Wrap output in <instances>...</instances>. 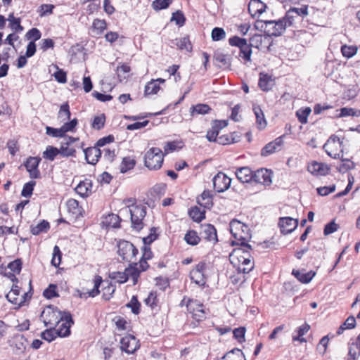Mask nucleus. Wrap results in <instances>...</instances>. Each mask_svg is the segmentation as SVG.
Instances as JSON below:
<instances>
[{
  "label": "nucleus",
  "instance_id": "nucleus-1",
  "mask_svg": "<svg viewBox=\"0 0 360 360\" xmlns=\"http://www.w3.org/2000/svg\"><path fill=\"white\" fill-rule=\"evenodd\" d=\"M229 44L233 46H237L240 49L239 57L245 63L251 61L252 47L259 48L262 45V37L261 34H255L250 39V44L247 40L237 36L231 37L229 39Z\"/></svg>",
  "mask_w": 360,
  "mask_h": 360
},
{
  "label": "nucleus",
  "instance_id": "nucleus-2",
  "mask_svg": "<svg viewBox=\"0 0 360 360\" xmlns=\"http://www.w3.org/2000/svg\"><path fill=\"white\" fill-rule=\"evenodd\" d=\"M229 227L231 233L235 239V240L232 242L233 244L250 249V245L248 244V242L251 238L249 227L237 219H233L230 222Z\"/></svg>",
  "mask_w": 360,
  "mask_h": 360
},
{
  "label": "nucleus",
  "instance_id": "nucleus-3",
  "mask_svg": "<svg viewBox=\"0 0 360 360\" xmlns=\"http://www.w3.org/2000/svg\"><path fill=\"white\" fill-rule=\"evenodd\" d=\"M164 154L159 148L153 147L145 154L144 164L150 170H158L162 167Z\"/></svg>",
  "mask_w": 360,
  "mask_h": 360
},
{
  "label": "nucleus",
  "instance_id": "nucleus-4",
  "mask_svg": "<svg viewBox=\"0 0 360 360\" xmlns=\"http://www.w3.org/2000/svg\"><path fill=\"white\" fill-rule=\"evenodd\" d=\"M292 24L291 20H288L286 16L278 20L264 21V29L270 36L278 37L282 34L288 26Z\"/></svg>",
  "mask_w": 360,
  "mask_h": 360
},
{
  "label": "nucleus",
  "instance_id": "nucleus-5",
  "mask_svg": "<svg viewBox=\"0 0 360 360\" xmlns=\"http://www.w3.org/2000/svg\"><path fill=\"white\" fill-rule=\"evenodd\" d=\"M131 215V227L133 229L139 231L143 227V219L146 214V207L142 205H131L128 206Z\"/></svg>",
  "mask_w": 360,
  "mask_h": 360
},
{
  "label": "nucleus",
  "instance_id": "nucleus-6",
  "mask_svg": "<svg viewBox=\"0 0 360 360\" xmlns=\"http://www.w3.org/2000/svg\"><path fill=\"white\" fill-rule=\"evenodd\" d=\"M118 255L122 258L124 261L129 262L131 264L137 265L136 255L138 250L130 242L127 240L120 241L118 245Z\"/></svg>",
  "mask_w": 360,
  "mask_h": 360
},
{
  "label": "nucleus",
  "instance_id": "nucleus-7",
  "mask_svg": "<svg viewBox=\"0 0 360 360\" xmlns=\"http://www.w3.org/2000/svg\"><path fill=\"white\" fill-rule=\"evenodd\" d=\"M186 305L187 310L192 314L193 319L200 321L205 318V311L202 304L196 300H191L184 297L180 303V306Z\"/></svg>",
  "mask_w": 360,
  "mask_h": 360
},
{
  "label": "nucleus",
  "instance_id": "nucleus-8",
  "mask_svg": "<svg viewBox=\"0 0 360 360\" xmlns=\"http://www.w3.org/2000/svg\"><path fill=\"white\" fill-rule=\"evenodd\" d=\"M323 149L330 157L340 158L343 154L342 141L338 136L332 135L324 144Z\"/></svg>",
  "mask_w": 360,
  "mask_h": 360
},
{
  "label": "nucleus",
  "instance_id": "nucleus-9",
  "mask_svg": "<svg viewBox=\"0 0 360 360\" xmlns=\"http://www.w3.org/2000/svg\"><path fill=\"white\" fill-rule=\"evenodd\" d=\"M63 311H59L53 307H46L41 313V318L46 326L52 328L55 324L60 323L63 319Z\"/></svg>",
  "mask_w": 360,
  "mask_h": 360
},
{
  "label": "nucleus",
  "instance_id": "nucleus-10",
  "mask_svg": "<svg viewBox=\"0 0 360 360\" xmlns=\"http://www.w3.org/2000/svg\"><path fill=\"white\" fill-rule=\"evenodd\" d=\"M73 320L70 312L63 311V319L60 323L55 324L56 333L59 337H67L70 334V327L73 324Z\"/></svg>",
  "mask_w": 360,
  "mask_h": 360
},
{
  "label": "nucleus",
  "instance_id": "nucleus-11",
  "mask_svg": "<svg viewBox=\"0 0 360 360\" xmlns=\"http://www.w3.org/2000/svg\"><path fill=\"white\" fill-rule=\"evenodd\" d=\"M227 126L225 120H215L212 126L211 129L207 132L206 137L210 141H216L220 144H225L228 142L222 141L223 136L217 137L219 130Z\"/></svg>",
  "mask_w": 360,
  "mask_h": 360
},
{
  "label": "nucleus",
  "instance_id": "nucleus-12",
  "mask_svg": "<svg viewBox=\"0 0 360 360\" xmlns=\"http://www.w3.org/2000/svg\"><path fill=\"white\" fill-rule=\"evenodd\" d=\"M120 348L127 354H134L140 347L139 341L131 335H127L120 340Z\"/></svg>",
  "mask_w": 360,
  "mask_h": 360
},
{
  "label": "nucleus",
  "instance_id": "nucleus-13",
  "mask_svg": "<svg viewBox=\"0 0 360 360\" xmlns=\"http://www.w3.org/2000/svg\"><path fill=\"white\" fill-rule=\"evenodd\" d=\"M130 276L133 279V283L136 284L139 278V272L136 269H127L124 272H112L110 275L112 279L116 280L120 283H125Z\"/></svg>",
  "mask_w": 360,
  "mask_h": 360
},
{
  "label": "nucleus",
  "instance_id": "nucleus-14",
  "mask_svg": "<svg viewBox=\"0 0 360 360\" xmlns=\"http://www.w3.org/2000/svg\"><path fill=\"white\" fill-rule=\"evenodd\" d=\"M212 181L214 188L218 193L227 190L231 182V179L223 172H218Z\"/></svg>",
  "mask_w": 360,
  "mask_h": 360
},
{
  "label": "nucleus",
  "instance_id": "nucleus-15",
  "mask_svg": "<svg viewBox=\"0 0 360 360\" xmlns=\"http://www.w3.org/2000/svg\"><path fill=\"white\" fill-rule=\"evenodd\" d=\"M41 162V158L39 157H29L25 161L24 165L29 172L31 179L40 178V172L38 169L39 165Z\"/></svg>",
  "mask_w": 360,
  "mask_h": 360
},
{
  "label": "nucleus",
  "instance_id": "nucleus-16",
  "mask_svg": "<svg viewBox=\"0 0 360 360\" xmlns=\"http://www.w3.org/2000/svg\"><path fill=\"white\" fill-rule=\"evenodd\" d=\"M200 238L215 244L217 241V230L214 226L210 224L200 225Z\"/></svg>",
  "mask_w": 360,
  "mask_h": 360
},
{
  "label": "nucleus",
  "instance_id": "nucleus-17",
  "mask_svg": "<svg viewBox=\"0 0 360 360\" xmlns=\"http://www.w3.org/2000/svg\"><path fill=\"white\" fill-rule=\"evenodd\" d=\"M205 267V263L200 262L190 272L191 279L198 285H204L205 284V277L204 276Z\"/></svg>",
  "mask_w": 360,
  "mask_h": 360
},
{
  "label": "nucleus",
  "instance_id": "nucleus-18",
  "mask_svg": "<svg viewBox=\"0 0 360 360\" xmlns=\"http://www.w3.org/2000/svg\"><path fill=\"white\" fill-rule=\"evenodd\" d=\"M253 181L264 186H269L272 182V173L266 169H260L253 174Z\"/></svg>",
  "mask_w": 360,
  "mask_h": 360
},
{
  "label": "nucleus",
  "instance_id": "nucleus-19",
  "mask_svg": "<svg viewBox=\"0 0 360 360\" xmlns=\"http://www.w3.org/2000/svg\"><path fill=\"white\" fill-rule=\"evenodd\" d=\"M283 137L281 136L273 141L267 143L262 150L261 155L262 156L269 155L275 152L280 151L283 145Z\"/></svg>",
  "mask_w": 360,
  "mask_h": 360
},
{
  "label": "nucleus",
  "instance_id": "nucleus-20",
  "mask_svg": "<svg viewBox=\"0 0 360 360\" xmlns=\"http://www.w3.org/2000/svg\"><path fill=\"white\" fill-rule=\"evenodd\" d=\"M328 165L323 162L312 161L307 167V170L315 176H326L330 172Z\"/></svg>",
  "mask_w": 360,
  "mask_h": 360
},
{
  "label": "nucleus",
  "instance_id": "nucleus-21",
  "mask_svg": "<svg viewBox=\"0 0 360 360\" xmlns=\"http://www.w3.org/2000/svg\"><path fill=\"white\" fill-rule=\"evenodd\" d=\"M298 225V220L290 217H281L279 220L281 231L284 234L292 232Z\"/></svg>",
  "mask_w": 360,
  "mask_h": 360
},
{
  "label": "nucleus",
  "instance_id": "nucleus-22",
  "mask_svg": "<svg viewBox=\"0 0 360 360\" xmlns=\"http://www.w3.org/2000/svg\"><path fill=\"white\" fill-rule=\"evenodd\" d=\"M246 248H239L235 249L233 252L230 255L231 262L234 266H238L239 264H242L243 260L245 259L247 256H249V252Z\"/></svg>",
  "mask_w": 360,
  "mask_h": 360
},
{
  "label": "nucleus",
  "instance_id": "nucleus-23",
  "mask_svg": "<svg viewBox=\"0 0 360 360\" xmlns=\"http://www.w3.org/2000/svg\"><path fill=\"white\" fill-rule=\"evenodd\" d=\"M20 288L17 285H13L11 291L6 295L7 300L14 304L21 306L25 302V297L27 293H24V295L19 297Z\"/></svg>",
  "mask_w": 360,
  "mask_h": 360
},
{
  "label": "nucleus",
  "instance_id": "nucleus-24",
  "mask_svg": "<svg viewBox=\"0 0 360 360\" xmlns=\"http://www.w3.org/2000/svg\"><path fill=\"white\" fill-rule=\"evenodd\" d=\"M86 162L91 165H96L101 156L102 152L98 147H90L84 150Z\"/></svg>",
  "mask_w": 360,
  "mask_h": 360
},
{
  "label": "nucleus",
  "instance_id": "nucleus-25",
  "mask_svg": "<svg viewBox=\"0 0 360 360\" xmlns=\"http://www.w3.org/2000/svg\"><path fill=\"white\" fill-rule=\"evenodd\" d=\"M266 5L260 0H250L248 4V11L253 17L262 14L265 11Z\"/></svg>",
  "mask_w": 360,
  "mask_h": 360
},
{
  "label": "nucleus",
  "instance_id": "nucleus-26",
  "mask_svg": "<svg viewBox=\"0 0 360 360\" xmlns=\"http://www.w3.org/2000/svg\"><path fill=\"white\" fill-rule=\"evenodd\" d=\"M253 172L248 167L238 168L236 171L238 179L242 183H249L253 179Z\"/></svg>",
  "mask_w": 360,
  "mask_h": 360
},
{
  "label": "nucleus",
  "instance_id": "nucleus-27",
  "mask_svg": "<svg viewBox=\"0 0 360 360\" xmlns=\"http://www.w3.org/2000/svg\"><path fill=\"white\" fill-rule=\"evenodd\" d=\"M292 274L299 281L302 283H309L316 275L315 271H313L304 272V271L296 269H293Z\"/></svg>",
  "mask_w": 360,
  "mask_h": 360
},
{
  "label": "nucleus",
  "instance_id": "nucleus-28",
  "mask_svg": "<svg viewBox=\"0 0 360 360\" xmlns=\"http://www.w3.org/2000/svg\"><path fill=\"white\" fill-rule=\"evenodd\" d=\"M258 84L262 91H267L273 87L274 82L269 75L260 73Z\"/></svg>",
  "mask_w": 360,
  "mask_h": 360
},
{
  "label": "nucleus",
  "instance_id": "nucleus-29",
  "mask_svg": "<svg viewBox=\"0 0 360 360\" xmlns=\"http://www.w3.org/2000/svg\"><path fill=\"white\" fill-rule=\"evenodd\" d=\"M92 184L89 180L81 181L75 188V191L82 197L88 196L91 192Z\"/></svg>",
  "mask_w": 360,
  "mask_h": 360
},
{
  "label": "nucleus",
  "instance_id": "nucleus-30",
  "mask_svg": "<svg viewBox=\"0 0 360 360\" xmlns=\"http://www.w3.org/2000/svg\"><path fill=\"white\" fill-rule=\"evenodd\" d=\"M197 202L205 208H210L213 204L211 191H204L200 196L197 198Z\"/></svg>",
  "mask_w": 360,
  "mask_h": 360
},
{
  "label": "nucleus",
  "instance_id": "nucleus-31",
  "mask_svg": "<svg viewBox=\"0 0 360 360\" xmlns=\"http://www.w3.org/2000/svg\"><path fill=\"white\" fill-rule=\"evenodd\" d=\"M294 13L301 17L307 16L308 15V6H302L301 7L291 8L287 12L285 16L288 18V20H291L293 22Z\"/></svg>",
  "mask_w": 360,
  "mask_h": 360
},
{
  "label": "nucleus",
  "instance_id": "nucleus-32",
  "mask_svg": "<svg viewBox=\"0 0 360 360\" xmlns=\"http://www.w3.org/2000/svg\"><path fill=\"white\" fill-rule=\"evenodd\" d=\"M172 44L178 47L180 50H186L188 52L192 51V44L188 37L176 39Z\"/></svg>",
  "mask_w": 360,
  "mask_h": 360
},
{
  "label": "nucleus",
  "instance_id": "nucleus-33",
  "mask_svg": "<svg viewBox=\"0 0 360 360\" xmlns=\"http://www.w3.org/2000/svg\"><path fill=\"white\" fill-rule=\"evenodd\" d=\"M67 207L70 213H72L75 217L82 214V207L79 205V202L75 199H69L67 201Z\"/></svg>",
  "mask_w": 360,
  "mask_h": 360
},
{
  "label": "nucleus",
  "instance_id": "nucleus-34",
  "mask_svg": "<svg viewBox=\"0 0 360 360\" xmlns=\"http://www.w3.org/2000/svg\"><path fill=\"white\" fill-rule=\"evenodd\" d=\"M340 159L342 163L338 167V170L340 173H345L354 168L355 164L349 158H344L343 154H342Z\"/></svg>",
  "mask_w": 360,
  "mask_h": 360
},
{
  "label": "nucleus",
  "instance_id": "nucleus-35",
  "mask_svg": "<svg viewBox=\"0 0 360 360\" xmlns=\"http://www.w3.org/2000/svg\"><path fill=\"white\" fill-rule=\"evenodd\" d=\"M253 111L257 119V124L259 129H264L266 126V121L262 110L259 105H254Z\"/></svg>",
  "mask_w": 360,
  "mask_h": 360
},
{
  "label": "nucleus",
  "instance_id": "nucleus-36",
  "mask_svg": "<svg viewBox=\"0 0 360 360\" xmlns=\"http://www.w3.org/2000/svg\"><path fill=\"white\" fill-rule=\"evenodd\" d=\"M184 239L188 245L194 246L200 243L201 238L195 231L189 230L185 234Z\"/></svg>",
  "mask_w": 360,
  "mask_h": 360
},
{
  "label": "nucleus",
  "instance_id": "nucleus-37",
  "mask_svg": "<svg viewBox=\"0 0 360 360\" xmlns=\"http://www.w3.org/2000/svg\"><path fill=\"white\" fill-rule=\"evenodd\" d=\"M120 219L117 214H110L105 217L103 223L107 226L110 228H117L120 226Z\"/></svg>",
  "mask_w": 360,
  "mask_h": 360
},
{
  "label": "nucleus",
  "instance_id": "nucleus-38",
  "mask_svg": "<svg viewBox=\"0 0 360 360\" xmlns=\"http://www.w3.org/2000/svg\"><path fill=\"white\" fill-rule=\"evenodd\" d=\"M60 155L63 157H75L76 150L70 146V142H64L59 148Z\"/></svg>",
  "mask_w": 360,
  "mask_h": 360
},
{
  "label": "nucleus",
  "instance_id": "nucleus-39",
  "mask_svg": "<svg viewBox=\"0 0 360 360\" xmlns=\"http://www.w3.org/2000/svg\"><path fill=\"white\" fill-rule=\"evenodd\" d=\"M214 59L220 67L229 68L231 66V56L222 53H216Z\"/></svg>",
  "mask_w": 360,
  "mask_h": 360
},
{
  "label": "nucleus",
  "instance_id": "nucleus-40",
  "mask_svg": "<svg viewBox=\"0 0 360 360\" xmlns=\"http://www.w3.org/2000/svg\"><path fill=\"white\" fill-rule=\"evenodd\" d=\"M253 262L250 259V255L247 256L245 259L243 260L242 264H239L238 266V271L243 274L249 273L253 269Z\"/></svg>",
  "mask_w": 360,
  "mask_h": 360
},
{
  "label": "nucleus",
  "instance_id": "nucleus-41",
  "mask_svg": "<svg viewBox=\"0 0 360 360\" xmlns=\"http://www.w3.org/2000/svg\"><path fill=\"white\" fill-rule=\"evenodd\" d=\"M191 114L192 116L194 115H205L211 110V108L207 104H197L191 108Z\"/></svg>",
  "mask_w": 360,
  "mask_h": 360
},
{
  "label": "nucleus",
  "instance_id": "nucleus-42",
  "mask_svg": "<svg viewBox=\"0 0 360 360\" xmlns=\"http://www.w3.org/2000/svg\"><path fill=\"white\" fill-rule=\"evenodd\" d=\"M49 228V223L46 220H42L36 226H31V233L34 236H37L41 232H46Z\"/></svg>",
  "mask_w": 360,
  "mask_h": 360
},
{
  "label": "nucleus",
  "instance_id": "nucleus-43",
  "mask_svg": "<svg viewBox=\"0 0 360 360\" xmlns=\"http://www.w3.org/2000/svg\"><path fill=\"white\" fill-rule=\"evenodd\" d=\"M42 155L44 159L53 161L58 155H60V152L58 148L52 146H48Z\"/></svg>",
  "mask_w": 360,
  "mask_h": 360
},
{
  "label": "nucleus",
  "instance_id": "nucleus-44",
  "mask_svg": "<svg viewBox=\"0 0 360 360\" xmlns=\"http://www.w3.org/2000/svg\"><path fill=\"white\" fill-rule=\"evenodd\" d=\"M189 215L195 221H201L205 217V210H201L198 207H194L189 211Z\"/></svg>",
  "mask_w": 360,
  "mask_h": 360
},
{
  "label": "nucleus",
  "instance_id": "nucleus-45",
  "mask_svg": "<svg viewBox=\"0 0 360 360\" xmlns=\"http://www.w3.org/2000/svg\"><path fill=\"white\" fill-rule=\"evenodd\" d=\"M159 90V84L155 82V79H152L146 85L144 92L146 95H152L156 94Z\"/></svg>",
  "mask_w": 360,
  "mask_h": 360
},
{
  "label": "nucleus",
  "instance_id": "nucleus-46",
  "mask_svg": "<svg viewBox=\"0 0 360 360\" xmlns=\"http://www.w3.org/2000/svg\"><path fill=\"white\" fill-rule=\"evenodd\" d=\"M357 47L356 46L343 45L341 47V52L343 56L350 58L354 56L357 52Z\"/></svg>",
  "mask_w": 360,
  "mask_h": 360
},
{
  "label": "nucleus",
  "instance_id": "nucleus-47",
  "mask_svg": "<svg viewBox=\"0 0 360 360\" xmlns=\"http://www.w3.org/2000/svg\"><path fill=\"white\" fill-rule=\"evenodd\" d=\"M136 162L134 159L130 158H124L122 162L120 172L122 173H125L128 170L134 168L135 166Z\"/></svg>",
  "mask_w": 360,
  "mask_h": 360
},
{
  "label": "nucleus",
  "instance_id": "nucleus-48",
  "mask_svg": "<svg viewBox=\"0 0 360 360\" xmlns=\"http://www.w3.org/2000/svg\"><path fill=\"white\" fill-rule=\"evenodd\" d=\"M144 302L146 305L149 306L152 309H154L158 306V299L156 292H150L148 297L145 299Z\"/></svg>",
  "mask_w": 360,
  "mask_h": 360
},
{
  "label": "nucleus",
  "instance_id": "nucleus-49",
  "mask_svg": "<svg viewBox=\"0 0 360 360\" xmlns=\"http://www.w3.org/2000/svg\"><path fill=\"white\" fill-rule=\"evenodd\" d=\"M106 284L107 285L103 288L102 296L105 300H109L115 290V286L108 281L106 282Z\"/></svg>",
  "mask_w": 360,
  "mask_h": 360
},
{
  "label": "nucleus",
  "instance_id": "nucleus-50",
  "mask_svg": "<svg viewBox=\"0 0 360 360\" xmlns=\"http://www.w3.org/2000/svg\"><path fill=\"white\" fill-rule=\"evenodd\" d=\"M14 342L16 349L18 352H22L25 349L27 345V340L25 338L23 335L16 336L15 338Z\"/></svg>",
  "mask_w": 360,
  "mask_h": 360
},
{
  "label": "nucleus",
  "instance_id": "nucleus-51",
  "mask_svg": "<svg viewBox=\"0 0 360 360\" xmlns=\"http://www.w3.org/2000/svg\"><path fill=\"white\" fill-rule=\"evenodd\" d=\"M172 0H155L152 3V7L155 11L165 9L172 4Z\"/></svg>",
  "mask_w": 360,
  "mask_h": 360
},
{
  "label": "nucleus",
  "instance_id": "nucleus-52",
  "mask_svg": "<svg viewBox=\"0 0 360 360\" xmlns=\"http://www.w3.org/2000/svg\"><path fill=\"white\" fill-rule=\"evenodd\" d=\"M171 21H174L178 26L182 27L185 24L186 18L181 11H177L172 13Z\"/></svg>",
  "mask_w": 360,
  "mask_h": 360
},
{
  "label": "nucleus",
  "instance_id": "nucleus-53",
  "mask_svg": "<svg viewBox=\"0 0 360 360\" xmlns=\"http://www.w3.org/2000/svg\"><path fill=\"white\" fill-rule=\"evenodd\" d=\"M127 307L130 308L134 314H139L140 312L141 304L136 296H133L129 303L126 304Z\"/></svg>",
  "mask_w": 360,
  "mask_h": 360
},
{
  "label": "nucleus",
  "instance_id": "nucleus-54",
  "mask_svg": "<svg viewBox=\"0 0 360 360\" xmlns=\"http://www.w3.org/2000/svg\"><path fill=\"white\" fill-rule=\"evenodd\" d=\"M105 121V117L104 114H101L98 116H96L94 118L91 126L94 129L99 130L104 127Z\"/></svg>",
  "mask_w": 360,
  "mask_h": 360
},
{
  "label": "nucleus",
  "instance_id": "nucleus-55",
  "mask_svg": "<svg viewBox=\"0 0 360 360\" xmlns=\"http://www.w3.org/2000/svg\"><path fill=\"white\" fill-rule=\"evenodd\" d=\"M311 109L309 108H306L304 110H299L296 112V115L298 118V120L302 124H306L307 122V117L311 113Z\"/></svg>",
  "mask_w": 360,
  "mask_h": 360
},
{
  "label": "nucleus",
  "instance_id": "nucleus-56",
  "mask_svg": "<svg viewBox=\"0 0 360 360\" xmlns=\"http://www.w3.org/2000/svg\"><path fill=\"white\" fill-rule=\"evenodd\" d=\"M35 184L36 182L34 181H30V182L25 184L22 188L21 195L25 198L30 197L32 194Z\"/></svg>",
  "mask_w": 360,
  "mask_h": 360
},
{
  "label": "nucleus",
  "instance_id": "nucleus-57",
  "mask_svg": "<svg viewBox=\"0 0 360 360\" xmlns=\"http://www.w3.org/2000/svg\"><path fill=\"white\" fill-rule=\"evenodd\" d=\"M226 37V32L224 29L214 27L212 31V39L213 41H219Z\"/></svg>",
  "mask_w": 360,
  "mask_h": 360
},
{
  "label": "nucleus",
  "instance_id": "nucleus-58",
  "mask_svg": "<svg viewBox=\"0 0 360 360\" xmlns=\"http://www.w3.org/2000/svg\"><path fill=\"white\" fill-rule=\"evenodd\" d=\"M103 282L102 277L100 276H96L94 278V288L89 292V296L94 297L98 295L100 292L99 291V287L101 284Z\"/></svg>",
  "mask_w": 360,
  "mask_h": 360
},
{
  "label": "nucleus",
  "instance_id": "nucleus-59",
  "mask_svg": "<svg viewBox=\"0 0 360 360\" xmlns=\"http://www.w3.org/2000/svg\"><path fill=\"white\" fill-rule=\"evenodd\" d=\"M61 261V252L59 248L56 245L53 251V257L51 259V264L57 267L60 265Z\"/></svg>",
  "mask_w": 360,
  "mask_h": 360
},
{
  "label": "nucleus",
  "instance_id": "nucleus-60",
  "mask_svg": "<svg viewBox=\"0 0 360 360\" xmlns=\"http://www.w3.org/2000/svg\"><path fill=\"white\" fill-rule=\"evenodd\" d=\"M41 338L48 341L51 342L53 341L58 335L56 333V329H52V328L50 327V329H47L43 333H41Z\"/></svg>",
  "mask_w": 360,
  "mask_h": 360
},
{
  "label": "nucleus",
  "instance_id": "nucleus-61",
  "mask_svg": "<svg viewBox=\"0 0 360 360\" xmlns=\"http://www.w3.org/2000/svg\"><path fill=\"white\" fill-rule=\"evenodd\" d=\"M58 70L54 74L53 76L55 79L61 84H65L67 82V75L65 71L61 69H59L58 66H55Z\"/></svg>",
  "mask_w": 360,
  "mask_h": 360
},
{
  "label": "nucleus",
  "instance_id": "nucleus-62",
  "mask_svg": "<svg viewBox=\"0 0 360 360\" xmlns=\"http://www.w3.org/2000/svg\"><path fill=\"white\" fill-rule=\"evenodd\" d=\"M46 132L48 135L53 137H63L65 135V132L62 130V127L59 129L46 127Z\"/></svg>",
  "mask_w": 360,
  "mask_h": 360
},
{
  "label": "nucleus",
  "instance_id": "nucleus-63",
  "mask_svg": "<svg viewBox=\"0 0 360 360\" xmlns=\"http://www.w3.org/2000/svg\"><path fill=\"white\" fill-rule=\"evenodd\" d=\"M70 111L69 109V105L68 103L63 104L60 106L59 111V117L63 119V120H69L70 117Z\"/></svg>",
  "mask_w": 360,
  "mask_h": 360
},
{
  "label": "nucleus",
  "instance_id": "nucleus-64",
  "mask_svg": "<svg viewBox=\"0 0 360 360\" xmlns=\"http://www.w3.org/2000/svg\"><path fill=\"white\" fill-rule=\"evenodd\" d=\"M41 37V32L37 28H32L30 30L27 34L26 37L28 39H33L32 41L35 43V41L39 40Z\"/></svg>",
  "mask_w": 360,
  "mask_h": 360
}]
</instances>
